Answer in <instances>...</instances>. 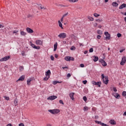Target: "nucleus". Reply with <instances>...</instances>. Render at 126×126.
Here are the masks:
<instances>
[{
	"label": "nucleus",
	"instance_id": "obj_1",
	"mask_svg": "<svg viewBox=\"0 0 126 126\" xmlns=\"http://www.w3.org/2000/svg\"><path fill=\"white\" fill-rule=\"evenodd\" d=\"M48 112H49V113H51V114H52V115H58V114H59V113H60L61 111L60 110V109H55L48 110Z\"/></svg>",
	"mask_w": 126,
	"mask_h": 126
},
{
	"label": "nucleus",
	"instance_id": "obj_2",
	"mask_svg": "<svg viewBox=\"0 0 126 126\" xmlns=\"http://www.w3.org/2000/svg\"><path fill=\"white\" fill-rule=\"evenodd\" d=\"M101 77H102V79H103V83L106 85L108 84L109 82V78H108V76L105 77V76H104V74H102L101 75Z\"/></svg>",
	"mask_w": 126,
	"mask_h": 126
},
{
	"label": "nucleus",
	"instance_id": "obj_3",
	"mask_svg": "<svg viewBox=\"0 0 126 126\" xmlns=\"http://www.w3.org/2000/svg\"><path fill=\"white\" fill-rule=\"evenodd\" d=\"M58 37H59L60 39H64L66 38V33L64 32H61L58 35Z\"/></svg>",
	"mask_w": 126,
	"mask_h": 126
},
{
	"label": "nucleus",
	"instance_id": "obj_4",
	"mask_svg": "<svg viewBox=\"0 0 126 126\" xmlns=\"http://www.w3.org/2000/svg\"><path fill=\"white\" fill-rule=\"evenodd\" d=\"M126 63V57L124 56L122 58V61L120 63V64L121 65H125V64Z\"/></svg>",
	"mask_w": 126,
	"mask_h": 126
},
{
	"label": "nucleus",
	"instance_id": "obj_5",
	"mask_svg": "<svg viewBox=\"0 0 126 126\" xmlns=\"http://www.w3.org/2000/svg\"><path fill=\"white\" fill-rule=\"evenodd\" d=\"M64 60L66 62H70V61H74V58L70 56H66L64 58Z\"/></svg>",
	"mask_w": 126,
	"mask_h": 126
},
{
	"label": "nucleus",
	"instance_id": "obj_6",
	"mask_svg": "<svg viewBox=\"0 0 126 126\" xmlns=\"http://www.w3.org/2000/svg\"><path fill=\"white\" fill-rule=\"evenodd\" d=\"M10 59V56H5L3 58H2L0 59V62H6V61H8Z\"/></svg>",
	"mask_w": 126,
	"mask_h": 126
},
{
	"label": "nucleus",
	"instance_id": "obj_7",
	"mask_svg": "<svg viewBox=\"0 0 126 126\" xmlns=\"http://www.w3.org/2000/svg\"><path fill=\"white\" fill-rule=\"evenodd\" d=\"M104 35L106 36V40H110L111 39V34H110L108 32H105Z\"/></svg>",
	"mask_w": 126,
	"mask_h": 126
},
{
	"label": "nucleus",
	"instance_id": "obj_8",
	"mask_svg": "<svg viewBox=\"0 0 126 126\" xmlns=\"http://www.w3.org/2000/svg\"><path fill=\"white\" fill-rule=\"evenodd\" d=\"M112 95L116 99H120V98H121V95L117 93H112Z\"/></svg>",
	"mask_w": 126,
	"mask_h": 126
},
{
	"label": "nucleus",
	"instance_id": "obj_9",
	"mask_svg": "<svg viewBox=\"0 0 126 126\" xmlns=\"http://www.w3.org/2000/svg\"><path fill=\"white\" fill-rule=\"evenodd\" d=\"M30 44L31 47L33 49H35V50H40V46H36L35 44L32 43V42H30Z\"/></svg>",
	"mask_w": 126,
	"mask_h": 126
},
{
	"label": "nucleus",
	"instance_id": "obj_10",
	"mask_svg": "<svg viewBox=\"0 0 126 126\" xmlns=\"http://www.w3.org/2000/svg\"><path fill=\"white\" fill-rule=\"evenodd\" d=\"M58 96L56 95L50 96L47 98V100H50V101H53V100H55V99H57Z\"/></svg>",
	"mask_w": 126,
	"mask_h": 126
},
{
	"label": "nucleus",
	"instance_id": "obj_11",
	"mask_svg": "<svg viewBox=\"0 0 126 126\" xmlns=\"http://www.w3.org/2000/svg\"><path fill=\"white\" fill-rule=\"evenodd\" d=\"M95 123H96V124H98V125H100V126H108L107 124H105L104 123H103L98 121H95Z\"/></svg>",
	"mask_w": 126,
	"mask_h": 126
},
{
	"label": "nucleus",
	"instance_id": "obj_12",
	"mask_svg": "<svg viewBox=\"0 0 126 126\" xmlns=\"http://www.w3.org/2000/svg\"><path fill=\"white\" fill-rule=\"evenodd\" d=\"M24 79H25V76L22 75L17 80V82H18V81H23Z\"/></svg>",
	"mask_w": 126,
	"mask_h": 126
},
{
	"label": "nucleus",
	"instance_id": "obj_13",
	"mask_svg": "<svg viewBox=\"0 0 126 126\" xmlns=\"http://www.w3.org/2000/svg\"><path fill=\"white\" fill-rule=\"evenodd\" d=\"M26 31H27V32H28V33H34V31H33L32 30L31 28H27Z\"/></svg>",
	"mask_w": 126,
	"mask_h": 126
},
{
	"label": "nucleus",
	"instance_id": "obj_14",
	"mask_svg": "<svg viewBox=\"0 0 126 126\" xmlns=\"http://www.w3.org/2000/svg\"><path fill=\"white\" fill-rule=\"evenodd\" d=\"M70 98H71V100H74V93H70L69 94Z\"/></svg>",
	"mask_w": 126,
	"mask_h": 126
},
{
	"label": "nucleus",
	"instance_id": "obj_15",
	"mask_svg": "<svg viewBox=\"0 0 126 126\" xmlns=\"http://www.w3.org/2000/svg\"><path fill=\"white\" fill-rule=\"evenodd\" d=\"M35 43L36 45H42L43 41L41 40H37L35 41Z\"/></svg>",
	"mask_w": 126,
	"mask_h": 126
},
{
	"label": "nucleus",
	"instance_id": "obj_16",
	"mask_svg": "<svg viewBox=\"0 0 126 126\" xmlns=\"http://www.w3.org/2000/svg\"><path fill=\"white\" fill-rule=\"evenodd\" d=\"M100 63H101L103 66H107V63H106V62H105V61H104L103 60H100Z\"/></svg>",
	"mask_w": 126,
	"mask_h": 126
},
{
	"label": "nucleus",
	"instance_id": "obj_17",
	"mask_svg": "<svg viewBox=\"0 0 126 126\" xmlns=\"http://www.w3.org/2000/svg\"><path fill=\"white\" fill-rule=\"evenodd\" d=\"M125 7H126V4L123 3L119 7V9H123V8H125Z\"/></svg>",
	"mask_w": 126,
	"mask_h": 126
},
{
	"label": "nucleus",
	"instance_id": "obj_18",
	"mask_svg": "<svg viewBox=\"0 0 126 126\" xmlns=\"http://www.w3.org/2000/svg\"><path fill=\"white\" fill-rule=\"evenodd\" d=\"M31 81H32V79L31 78L28 79L27 81V85H30V84H31Z\"/></svg>",
	"mask_w": 126,
	"mask_h": 126
},
{
	"label": "nucleus",
	"instance_id": "obj_19",
	"mask_svg": "<svg viewBox=\"0 0 126 126\" xmlns=\"http://www.w3.org/2000/svg\"><path fill=\"white\" fill-rule=\"evenodd\" d=\"M58 24H59V27H60L61 29H63V24H62V22H61V21L60 20L58 21Z\"/></svg>",
	"mask_w": 126,
	"mask_h": 126
},
{
	"label": "nucleus",
	"instance_id": "obj_20",
	"mask_svg": "<svg viewBox=\"0 0 126 126\" xmlns=\"http://www.w3.org/2000/svg\"><path fill=\"white\" fill-rule=\"evenodd\" d=\"M46 76H50L51 75V70H48L45 73Z\"/></svg>",
	"mask_w": 126,
	"mask_h": 126
},
{
	"label": "nucleus",
	"instance_id": "obj_21",
	"mask_svg": "<svg viewBox=\"0 0 126 126\" xmlns=\"http://www.w3.org/2000/svg\"><path fill=\"white\" fill-rule=\"evenodd\" d=\"M54 51L56 52V51H57V49L58 48V43L56 42L54 45Z\"/></svg>",
	"mask_w": 126,
	"mask_h": 126
},
{
	"label": "nucleus",
	"instance_id": "obj_22",
	"mask_svg": "<svg viewBox=\"0 0 126 126\" xmlns=\"http://www.w3.org/2000/svg\"><path fill=\"white\" fill-rule=\"evenodd\" d=\"M109 123H110V125H116L117 124L116 121H115L114 120H111L109 121Z\"/></svg>",
	"mask_w": 126,
	"mask_h": 126
},
{
	"label": "nucleus",
	"instance_id": "obj_23",
	"mask_svg": "<svg viewBox=\"0 0 126 126\" xmlns=\"http://www.w3.org/2000/svg\"><path fill=\"white\" fill-rule=\"evenodd\" d=\"M20 34L22 36H25L26 35H27V33L25 32L21 31L20 32Z\"/></svg>",
	"mask_w": 126,
	"mask_h": 126
},
{
	"label": "nucleus",
	"instance_id": "obj_24",
	"mask_svg": "<svg viewBox=\"0 0 126 126\" xmlns=\"http://www.w3.org/2000/svg\"><path fill=\"white\" fill-rule=\"evenodd\" d=\"M38 8H39L40 9H47V8L46 7V6H42L40 5L38 7Z\"/></svg>",
	"mask_w": 126,
	"mask_h": 126
},
{
	"label": "nucleus",
	"instance_id": "obj_25",
	"mask_svg": "<svg viewBox=\"0 0 126 126\" xmlns=\"http://www.w3.org/2000/svg\"><path fill=\"white\" fill-rule=\"evenodd\" d=\"M58 83H62V82H59V81H54L53 82L54 85H56V84H58Z\"/></svg>",
	"mask_w": 126,
	"mask_h": 126
},
{
	"label": "nucleus",
	"instance_id": "obj_26",
	"mask_svg": "<svg viewBox=\"0 0 126 126\" xmlns=\"http://www.w3.org/2000/svg\"><path fill=\"white\" fill-rule=\"evenodd\" d=\"M112 5L113 6L117 7V6H118V5H119V4L118 3H117L116 2H113L112 4Z\"/></svg>",
	"mask_w": 126,
	"mask_h": 126
},
{
	"label": "nucleus",
	"instance_id": "obj_27",
	"mask_svg": "<svg viewBox=\"0 0 126 126\" xmlns=\"http://www.w3.org/2000/svg\"><path fill=\"white\" fill-rule=\"evenodd\" d=\"M101 84H102V83L101 82H97L95 83V85H97L98 86V87H101Z\"/></svg>",
	"mask_w": 126,
	"mask_h": 126
},
{
	"label": "nucleus",
	"instance_id": "obj_28",
	"mask_svg": "<svg viewBox=\"0 0 126 126\" xmlns=\"http://www.w3.org/2000/svg\"><path fill=\"white\" fill-rule=\"evenodd\" d=\"M69 2H77L78 0H67Z\"/></svg>",
	"mask_w": 126,
	"mask_h": 126
},
{
	"label": "nucleus",
	"instance_id": "obj_29",
	"mask_svg": "<svg viewBox=\"0 0 126 126\" xmlns=\"http://www.w3.org/2000/svg\"><path fill=\"white\" fill-rule=\"evenodd\" d=\"M94 62H98V60H99V58L98 57L94 56Z\"/></svg>",
	"mask_w": 126,
	"mask_h": 126
},
{
	"label": "nucleus",
	"instance_id": "obj_30",
	"mask_svg": "<svg viewBox=\"0 0 126 126\" xmlns=\"http://www.w3.org/2000/svg\"><path fill=\"white\" fill-rule=\"evenodd\" d=\"M49 76H46V77L43 78V80H45V81H47V80H48V79H49Z\"/></svg>",
	"mask_w": 126,
	"mask_h": 126
},
{
	"label": "nucleus",
	"instance_id": "obj_31",
	"mask_svg": "<svg viewBox=\"0 0 126 126\" xmlns=\"http://www.w3.org/2000/svg\"><path fill=\"white\" fill-rule=\"evenodd\" d=\"M88 107L87 106H84V108H83V110L84 111V112H86V111H88Z\"/></svg>",
	"mask_w": 126,
	"mask_h": 126
},
{
	"label": "nucleus",
	"instance_id": "obj_32",
	"mask_svg": "<svg viewBox=\"0 0 126 126\" xmlns=\"http://www.w3.org/2000/svg\"><path fill=\"white\" fill-rule=\"evenodd\" d=\"M97 34H99V35H102L103 34V32L101 30H97Z\"/></svg>",
	"mask_w": 126,
	"mask_h": 126
},
{
	"label": "nucleus",
	"instance_id": "obj_33",
	"mask_svg": "<svg viewBox=\"0 0 126 126\" xmlns=\"http://www.w3.org/2000/svg\"><path fill=\"white\" fill-rule=\"evenodd\" d=\"M94 17H98L100 16V14H98L97 13H95L94 14Z\"/></svg>",
	"mask_w": 126,
	"mask_h": 126
},
{
	"label": "nucleus",
	"instance_id": "obj_34",
	"mask_svg": "<svg viewBox=\"0 0 126 126\" xmlns=\"http://www.w3.org/2000/svg\"><path fill=\"white\" fill-rule=\"evenodd\" d=\"M113 90L114 91V92H117L118 91V90H117V88L115 87H113Z\"/></svg>",
	"mask_w": 126,
	"mask_h": 126
},
{
	"label": "nucleus",
	"instance_id": "obj_35",
	"mask_svg": "<svg viewBox=\"0 0 126 126\" xmlns=\"http://www.w3.org/2000/svg\"><path fill=\"white\" fill-rule=\"evenodd\" d=\"M88 19H89L91 21H93L94 20V18L91 16L88 17Z\"/></svg>",
	"mask_w": 126,
	"mask_h": 126
},
{
	"label": "nucleus",
	"instance_id": "obj_36",
	"mask_svg": "<svg viewBox=\"0 0 126 126\" xmlns=\"http://www.w3.org/2000/svg\"><path fill=\"white\" fill-rule=\"evenodd\" d=\"M19 69H20V71H22V70H23L24 69V67L21 66L19 67Z\"/></svg>",
	"mask_w": 126,
	"mask_h": 126
},
{
	"label": "nucleus",
	"instance_id": "obj_37",
	"mask_svg": "<svg viewBox=\"0 0 126 126\" xmlns=\"http://www.w3.org/2000/svg\"><path fill=\"white\" fill-rule=\"evenodd\" d=\"M17 103H18L17 99H15L14 101L15 106H17Z\"/></svg>",
	"mask_w": 126,
	"mask_h": 126
},
{
	"label": "nucleus",
	"instance_id": "obj_38",
	"mask_svg": "<svg viewBox=\"0 0 126 126\" xmlns=\"http://www.w3.org/2000/svg\"><path fill=\"white\" fill-rule=\"evenodd\" d=\"M70 50L71 51H75V47L74 46H72L71 48H70Z\"/></svg>",
	"mask_w": 126,
	"mask_h": 126
},
{
	"label": "nucleus",
	"instance_id": "obj_39",
	"mask_svg": "<svg viewBox=\"0 0 126 126\" xmlns=\"http://www.w3.org/2000/svg\"><path fill=\"white\" fill-rule=\"evenodd\" d=\"M83 99L85 102H86V101H87V97L86 96H83Z\"/></svg>",
	"mask_w": 126,
	"mask_h": 126
},
{
	"label": "nucleus",
	"instance_id": "obj_40",
	"mask_svg": "<svg viewBox=\"0 0 126 126\" xmlns=\"http://www.w3.org/2000/svg\"><path fill=\"white\" fill-rule=\"evenodd\" d=\"M117 37L118 38H121V37H122V34L120 33H117Z\"/></svg>",
	"mask_w": 126,
	"mask_h": 126
},
{
	"label": "nucleus",
	"instance_id": "obj_41",
	"mask_svg": "<svg viewBox=\"0 0 126 126\" xmlns=\"http://www.w3.org/2000/svg\"><path fill=\"white\" fill-rule=\"evenodd\" d=\"M122 96H126V91H124L122 93Z\"/></svg>",
	"mask_w": 126,
	"mask_h": 126
},
{
	"label": "nucleus",
	"instance_id": "obj_42",
	"mask_svg": "<svg viewBox=\"0 0 126 126\" xmlns=\"http://www.w3.org/2000/svg\"><path fill=\"white\" fill-rule=\"evenodd\" d=\"M93 51H94L93 48H91L90 49V50H89L90 53H93Z\"/></svg>",
	"mask_w": 126,
	"mask_h": 126
},
{
	"label": "nucleus",
	"instance_id": "obj_43",
	"mask_svg": "<svg viewBox=\"0 0 126 126\" xmlns=\"http://www.w3.org/2000/svg\"><path fill=\"white\" fill-rule=\"evenodd\" d=\"M4 98H5V99L7 101H8V100H9V97L8 96H4Z\"/></svg>",
	"mask_w": 126,
	"mask_h": 126
},
{
	"label": "nucleus",
	"instance_id": "obj_44",
	"mask_svg": "<svg viewBox=\"0 0 126 126\" xmlns=\"http://www.w3.org/2000/svg\"><path fill=\"white\" fill-rule=\"evenodd\" d=\"M22 55L23 56H25V51H22Z\"/></svg>",
	"mask_w": 126,
	"mask_h": 126
},
{
	"label": "nucleus",
	"instance_id": "obj_45",
	"mask_svg": "<svg viewBox=\"0 0 126 126\" xmlns=\"http://www.w3.org/2000/svg\"><path fill=\"white\" fill-rule=\"evenodd\" d=\"M50 58H51V61H54V60H55V58H54V56H51L50 57Z\"/></svg>",
	"mask_w": 126,
	"mask_h": 126
},
{
	"label": "nucleus",
	"instance_id": "obj_46",
	"mask_svg": "<svg viewBox=\"0 0 126 126\" xmlns=\"http://www.w3.org/2000/svg\"><path fill=\"white\" fill-rule=\"evenodd\" d=\"M17 32H18V31H17V30L13 31V34H15V33H17Z\"/></svg>",
	"mask_w": 126,
	"mask_h": 126
},
{
	"label": "nucleus",
	"instance_id": "obj_47",
	"mask_svg": "<svg viewBox=\"0 0 126 126\" xmlns=\"http://www.w3.org/2000/svg\"><path fill=\"white\" fill-rule=\"evenodd\" d=\"M59 102L60 104H62V105H63V101L62 100H59Z\"/></svg>",
	"mask_w": 126,
	"mask_h": 126
},
{
	"label": "nucleus",
	"instance_id": "obj_48",
	"mask_svg": "<svg viewBox=\"0 0 126 126\" xmlns=\"http://www.w3.org/2000/svg\"><path fill=\"white\" fill-rule=\"evenodd\" d=\"M67 14H68V13H66L65 14H64V15H63V17H65V16H66L67 15Z\"/></svg>",
	"mask_w": 126,
	"mask_h": 126
},
{
	"label": "nucleus",
	"instance_id": "obj_49",
	"mask_svg": "<svg viewBox=\"0 0 126 126\" xmlns=\"http://www.w3.org/2000/svg\"><path fill=\"white\" fill-rule=\"evenodd\" d=\"M96 38H97V39H101V35H97L96 36Z\"/></svg>",
	"mask_w": 126,
	"mask_h": 126
},
{
	"label": "nucleus",
	"instance_id": "obj_50",
	"mask_svg": "<svg viewBox=\"0 0 126 126\" xmlns=\"http://www.w3.org/2000/svg\"><path fill=\"white\" fill-rule=\"evenodd\" d=\"M83 84H86L87 83V80H84L83 81Z\"/></svg>",
	"mask_w": 126,
	"mask_h": 126
},
{
	"label": "nucleus",
	"instance_id": "obj_51",
	"mask_svg": "<svg viewBox=\"0 0 126 126\" xmlns=\"http://www.w3.org/2000/svg\"><path fill=\"white\" fill-rule=\"evenodd\" d=\"M59 6H60L61 7H65V6L63 4H60Z\"/></svg>",
	"mask_w": 126,
	"mask_h": 126
},
{
	"label": "nucleus",
	"instance_id": "obj_52",
	"mask_svg": "<svg viewBox=\"0 0 126 126\" xmlns=\"http://www.w3.org/2000/svg\"><path fill=\"white\" fill-rule=\"evenodd\" d=\"M80 67H84V64H83V63L81 64L80 65Z\"/></svg>",
	"mask_w": 126,
	"mask_h": 126
},
{
	"label": "nucleus",
	"instance_id": "obj_53",
	"mask_svg": "<svg viewBox=\"0 0 126 126\" xmlns=\"http://www.w3.org/2000/svg\"><path fill=\"white\" fill-rule=\"evenodd\" d=\"M70 76H71V75L70 74V73H68L67 74V77H70Z\"/></svg>",
	"mask_w": 126,
	"mask_h": 126
},
{
	"label": "nucleus",
	"instance_id": "obj_54",
	"mask_svg": "<svg viewBox=\"0 0 126 126\" xmlns=\"http://www.w3.org/2000/svg\"><path fill=\"white\" fill-rule=\"evenodd\" d=\"M96 82H95V81H93L92 82V84H93V85H96Z\"/></svg>",
	"mask_w": 126,
	"mask_h": 126
},
{
	"label": "nucleus",
	"instance_id": "obj_55",
	"mask_svg": "<svg viewBox=\"0 0 126 126\" xmlns=\"http://www.w3.org/2000/svg\"><path fill=\"white\" fill-rule=\"evenodd\" d=\"M19 126H24V124L23 123H20L19 124Z\"/></svg>",
	"mask_w": 126,
	"mask_h": 126
},
{
	"label": "nucleus",
	"instance_id": "obj_56",
	"mask_svg": "<svg viewBox=\"0 0 126 126\" xmlns=\"http://www.w3.org/2000/svg\"><path fill=\"white\" fill-rule=\"evenodd\" d=\"M125 49H121V50H120V53H123L124 52V51H125Z\"/></svg>",
	"mask_w": 126,
	"mask_h": 126
},
{
	"label": "nucleus",
	"instance_id": "obj_57",
	"mask_svg": "<svg viewBox=\"0 0 126 126\" xmlns=\"http://www.w3.org/2000/svg\"><path fill=\"white\" fill-rule=\"evenodd\" d=\"M63 18H64L63 16H62L61 19V22H63Z\"/></svg>",
	"mask_w": 126,
	"mask_h": 126
},
{
	"label": "nucleus",
	"instance_id": "obj_58",
	"mask_svg": "<svg viewBox=\"0 0 126 126\" xmlns=\"http://www.w3.org/2000/svg\"><path fill=\"white\" fill-rule=\"evenodd\" d=\"M62 68H63V69H64V68H68V67L65 66V67H63Z\"/></svg>",
	"mask_w": 126,
	"mask_h": 126
},
{
	"label": "nucleus",
	"instance_id": "obj_59",
	"mask_svg": "<svg viewBox=\"0 0 126 126\" xmlns=\"http://www.w3.org/2000/svg\"><path fill=\"white\" fill-rule=\"evenodd\" d=\"M87 53H88V51H85L84 52V54H85V55H86V54H87Z\"/></svg>",
	"mask_w": 126,
	"mask_h": 126
},
{
	"label": "nucleus",
	"instance_id": "obj_60",
	"mask_svg": "<svg viewBox=\"0 0 126 126\" xmlns=\"http://www.w3.org/2000/svg\"><path fill=\"white\" fill-rule=\"evenodd\" d=\"M6 126H12V125L11 124H8Z\"/></svg>",
	"mask_w": 126,
	"mask_h": 126
},
{
	"label": "nucleus",
	"instance_id": "obj_61",
	"mask_svg": "<svg viewBox=\"0 0 126 126\" xmlns=\"http://www.w3.org/2000/svg\"><path fill=\"white\" fill-rule=\"evenodd\" d=\"M47 126H52V125H51L50 124H47L46 125Z\"/></svg>",
	"mask_w": 126,
	"mask_h": 126
},
{
	"label": "nucleus",
	"instance_id": "obj_62",
	"mask_svg": "<svg viewBox=\"0 0 126 126\" xmlns=\"http://www.w3.org/2000/svg\"><path fill=\"white\" fill-rule=\"evenodd\" d=\"M55 58L57 59V58H58V57L59 56H58V55L55 54Z\"/></svg>",
	"mask_w": 126,
	"mask_h": 126
},
{
	"label": "nucleus",
	"instance_id": "obj_63",
	"mask_svg": "<svg viewBox=\"0 0 126 126\" xmlns=\"http://www.w3.org/2000/svg\"><path fill=\"white\" fill-rule=\"evenodd\" d=\"M3 26L0 25V28H3Z\"/></svg>",
	"mask_w": 126,
	"mask_h": 126
},
{
	"label": "nucleus",
	"instance_id": "obj_64",
	"mask_svg": "<svg viewBox=\"0 0 126 126\" xmlns=\"http://www.w3.org/2000/svg\"><path fill=\"white\" fill-rule=\"evenodd\" d=\"M123 116H126V112H124L123 114Z\"/></svg>",
	"mask_w": 126,
	"mask_h": 126
}]
</instances>
